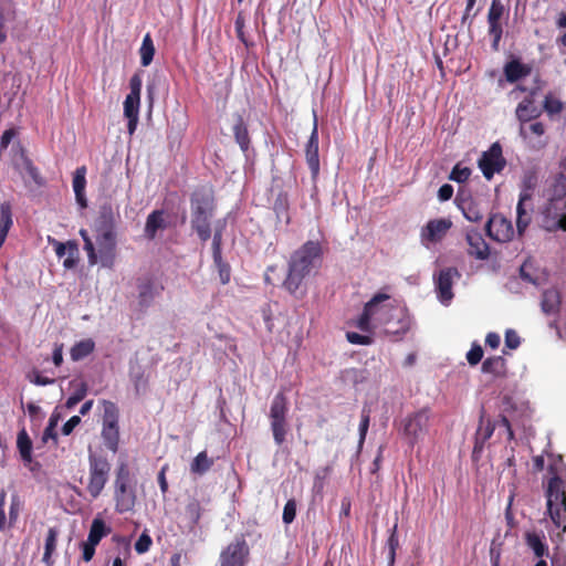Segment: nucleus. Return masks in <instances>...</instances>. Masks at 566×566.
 <instances>
[{
    "mask_svg": "<svg viewBox=\"0 0 566 566\" xmlns=\"http://www.w3.org/2000/svg\"><path fill=\"white\" fill-rule=\"evenodd\" d=\"M216 268L218 269L219 277L221 284L226 285L231 280V268L230 265L223 261L222 256H220V261H213Z\"/></svg>",
    "mask_w": 566,
    "mask_h": 566,
    "instance_id": "nucleus-50",
    "label": "nucleus"
},
{
    "mask_svg": "<svg viewBox=\"0 0 566 566\" xmlns=\"http://www.w3.org/2000/svg\"><path fill=\"white\" fill-rule=\"evenodd\" d=\"M114 497L120 514L130 512L136 504V492L130 484H114Z\"/></svg>",
    "mask_w": 566,
    "mask_h": 566,
    "instance_id": "nucleus-21",
    "label": "nucleus"
},
{
    "mask_svg": "<svg viewBox=\"0 0 566 566\" xmlns=\"http://www.w3.org/2000/svg\"><path fill=\"white\" fill-rule=\"evenodd\" d=\"M102 431L101 437L109 451L116 453L119 447V410L115 402L103 399Z\"/></svg>",
    "mask_w": 566,
    "mask_h": 566,
    "instance_id": "nucleus-5",
    "label": "nucleus"
},
{
    "mask_svg": "<svg viewBox=\"0 0 566 566\" xmlns=\"http://www.w3.org/2000/svg\"><path fill=\"white\" fill-rule=\"evenodd\" d=\"M97 544L86 541L82 543V558L84 562H91L95 555Z\"/></svg>",
    "mask_w": 566,
    "mask_h": 566,
    "instance_id": "nucleus-63",
    "label": "nucleus"
},
{
    "mask_svg": "<svg viewBox=\"0 0 566 566\" xmlns=\"http://www.w3.org/2000/svg\"><path fill=\"white\" fill-rule=\"evenodd\" d=\"M137 289L138 305L140 308L149 307L155 297L164 290L163 286H157L150 279L139 280Z\"/></svg>",
    "mask_w": 566,
    "mask_h": 566,
    "instance_id": "nucleus-24",
    "label": "nucleus"
},
{
    "mask_svg": "<svg viewBox=\"0 0 566 566\" xmlns=\"http://www.w3.org/2000/svg\"><path fill=\"white\" fill-rule=\"evenodd\" d=\"M485 232L489 238L496 242H509L513 239L514 229L511 220L500 213L492 214L485 224Z\"/></svg>",
    "mask_w": 566,
    "mask_h": 566,
    "instance_id": "nucleus-16",
    "label": "nucleus"
},
{
    "mask_svg": "<svg viewBox=\"0 0 566 566\" xmlns=\"http://www.w3.org/2000/svg\"><path fill=\"white\" fill-rule=\"evenodd\" d=\"M310 275L308 272L298 269L296 265L287 262V272L284 281L282 282L283 289L297 300H302L307 292L305 279Z\"/></svg>",
    "mask_w": 566,
    "mask_h": 566,
    "instance_id": "nucleus-15",
    "label": "nucleus"
},
{
    "mask_svg": "<svg viewBox=\"0 0 566 566\" xmlns=\"http://www.w3.org/2000/svg\"><path fill=\"white\" fill-rule=\"evenodd\" d=\"M233 135L241 150L245 153L250 147V136L248 126L241 115H237L235 117V123L233 125Z\"/></svg>",
    "mask_w": 566,
    "mask_h": 566,
    "instance_id": "nucleus-31",
    "label": "nucleus"
},
{
    "mask_svg": "<svg viewBox=\"0 0 566 566\" xmlns=\"http://www.w3.org/2000/svg\"><path fill=\"white\" fill-rule=\"evenodd\" d=\"M489 34L492 36L491 48L494 52L500 50V42L503 34L502 23L499 21H488Z\"/></svg>",
    "mask_w": 566,
    "mask_h": 566,
    "instance_id": "nucleus-43",
    "label": "nucleus"
},
{
    "mask_svg": "<svg viewBox=\"0 0 566 566\" xmlns=\"http://www.w3.org/2000/svg\"><path fill=\"white\" fill-rule=\"evenodd\" d=\"M478 166L488 180L505 168L506 159L503 157L502 146L499 142L493 143L488 150L482 153Z\"/></svg>",
    "mask_w": 566,
    "mask_h": 566,
    "instance_id": "nucleus-12",
    "label": "nucleus"
},
{
    "mask_svg": "<svg viewBox=\"0 0 566 566\" xmlns=\"http://www.w3.org/2000/svg\"><path fill=\"white\" fill-rule=\"evenodd\" d=\"M250 548L244 535L237 536L220 553L219 566H247Z\"/></svg>",
    "mask_w": 566,
    "mask_h": 566,
    "instance_id": "nucleus-11",
    "label": "nucleus"
},
{
    "mask_svg": "<svg viewBox=\"0 0 566 566\" xmlns=\"http://www.w3.org/2000/svg\"><path fill=\"white\" fill-rule=\"evenodd\" d=\"M346 338L350 344L355 345H370L373 344V338L368 335H361L356 332H348L346 334Z\"/></svg>",
    "mask_w": 566,
    "mask_h": 566,
    "instance_id": "nucleus-58",
    "label": "nucleus"
},
{
    "mask_svg": "<svg viewBox=\"0 0 566 566\" xmlns=\"http://www.w3.org/2000/svg\"><path fill=\"white\" fill-rule=\"evenodd\" d=\"M548 478L545 483L547 513L556 527L566 532V464L562 455L548 454Z\"/></svg>",
    "mask_w": 566,
    "mask_h": 566,
    "instance_id": "nucleus-2",
    "label": "nucleus"
},
{
    "mask_svg": "<svg viewBox=\"0 0 566 566\" xmlns=\"http://www.w3.org/2000/svg\"><path fill=\"white\" fill-rule=\"evenodd\" d=\"M465 240L469 245L468 254L476 260H486L490 256V248L480 231L470 229L467 231Z\"/></svg>",
    "mask_w": 566,
    "mask_h": 566,
    "instance_id": "nucleus-20",
    "label": "nucleus"
},
{
    "mask_svg": "<svg viewBox=\"0 0 566 566\" xmlns=\"http://www.w3.org/2000/svg\"><path fill=\"white\" fill-rule=\"evenodd\" d=\"M397 531H398V524L395 523L392 528L390 530V535H389V538L387 541V545H388V556H387V559H388V565L389 566H392L395 564L396 551L399 547V538H398Z\"/></svg>",
    "mask_w": 566,
    "mask_h": 566,
    "instance_id": "nucleus-42",
    "label": "nucleus"
},
{
    "mask_svg": "<svg viewBox=\"0 0 566 566\" xmlns=\"http://www.w3.org/2000/svg\"><path fill=\"white\" fill-rule=\"evenodd\" d=\"M471 174L472 171L469 167H462L461 164H457L452 168L449 179L458 184H463L470 178Z\"/></svg>",
    "mask_w": 566,
    "mask_h": 566,
    "instance_id": "nucleus-46",
    "label": "nucleus"
},
{
    "mask_svg": "<svg viewBox=\"0 0 566 566\" xmlns=\"http://www.w3.org/2000/svg\"><path fill=\"white\" fill-rule=\"evenodd\" d=\"M77 243L75 241H69V250L66 251V258L63 261L65 269H73L77 263Z\"/></svg>",
    "mask_w": 566,
    "mask_h": 566,
    "instance_id": "nucleus-48",
    "label": "nucleus"
},
{
    "mask_svg": "<svg viewBox=\"0 0 566 566\" xmlns=\"http://www.w3.org/2000/svg\"><path fill=\"white\" fill-rule=\"evenodd\" d=\"M202 512H203V509H202L199 500L190 499L187 502V504L185 506V511H184V516L188 522L190 531H193L198 526L200 518L202 516Z\"/></svg>",
    "mask_w": 566,
    "mask_h": 566,
    "instance_id": "nucleus-30",
    "label": "nucleus"
},
{
    "mask_svg": "<svg viewBox=\"0 0 566 566\" xmlns=\"http://www.w3.org/2000/svg\"><path fill=\"white\" fill-rule=\"evenodd\" d=\"M221 243H222L221 232L217 231L213 234V239H212V258H213V261H220V256H222Z\"/></svg>",
    "mask_w": 566,
    "mask_h": 566,
    "instance_id": "nucleus-61",
    "label": "nucleus"
},
{
    "mask_svg": "<svg viewBox=\"0 0 566 566\" xmlns=\"http://www.w3.org/2000/svg\"><path fill=\"white\" fill-rule=\"evenodd\" d=\"M455 202L467 220L471 222H480L482 220L483 211L476 200L470 195L464 196L463 192H459Z\"/></svg>",
    "mask_w": 566,
    "mask_h": 566,
    "instance_id": "nucleus-22",
    "label": "nucleus"
},
{
    "mask_svg": "<svg viewBox=\"0 0 566 566\" xmlns=\"http://www.w3.org/2000/svg\"><path fill=\"white\" fill-rule=\"evenodd\" d=\"M493 431H494V427L491 426L490 422H488L485 426H482V423L480 424V427L476 430V434H475L473 455H475L476 453L482 451L485 441L491 438V436L493 434Z\"/></svg>",
    "mask_w": 566,
    "mask_h": 566,
    "instance_id": "nucleus-40",
    "label": "nucleus"
},
{
    "mask_svg": "<svg viewBox=\"0 0 566 566\" xmlns=\"http://www.w3.org/2000/svg\"><path fill=\"white\" fill-rule=\"evenodd\" d=\"M324 251L319 241L308 240L295 250L289 262L298 269L311 274L313 270H318L322 265Z\"/></svg>",
    "mask_w": 566,
    "mask_h": 566,
    "instance_id": "nucleus-8",
    "label": "nucleus"
},
{
    "mask_svg": "<svg viewBox=\"0 0 566 566\" xmlns=\"http://www.w3.org/2000/svg\"><path fill=\"white\" fill-rule=\"evenodd\" d=\"M153 544L151 537L146 533H142V535L138 537V539L135 543V551L138 554H144L149 551L150 546Z\"/></svg>",
    "mask_w": 566,
    "mask_h": 566,
    "instance_id": "nucleus-56",
    "label": "nucleus"
},
{
    "mask_svg": "<svg viewBox=\"0 0 566 566\" xmlns=\"http://www.w3.org/2000/svg\"><path fill=\"white\" fill-rule=\"evenodd\" d=\"M139 54H140V64L143 66H148L153 62L154 55H155V46H154V42H153V39L149 33H147L143 39V42H142V45L139 49Z\"/></svg>",
    "mask_w": 566,
    "mask_h": 566,
    "instance_id": "nucleus-39",
    "label": "nucleus"
},
{
    "mask_svg": "<svg viewBox=\"0 0 566 566\" xmlns=\"http://www.w3.org/2000/svg\"><path fill=\"white\" fill-rule=\"evenodd\" d=\"M191 227L203 242L211 237L210 219L216 208L214 195L211 187L197 188L190 198Z\"/></svg>",
    "mask_w": 566,
    "mask_h": 566,
    "instance_id": "nucleus-4",
    "label": "nucleus"
},
{
    "mask_svg": "<svg viewBox=\"0 0 566 566\" xmlns=\"http://www.w3.org/2000/svg\"><path fill=\"white\" fill-rule=\"evenodd\" d=\"M305 157L312 178L316 179L319 174L318 134L316 125H314L310 139L306 144Z\"/></svg>",
    "mask_w": 566,
    "mask_h": 566,
    "instance_id": "nucleus-23",
    "label": "nucleus"
},
{
    "mask_svg": "<svg viewBox=\"0 0 566 566\" xmlns=\"http://www.w3.org/2000/svg\"><path fill=\"white\" fill-rule=\"evenodd\" d=\"M167 228L164 211L163 210H154L148 214L146 224H145V237L149 240L156 238L158 230H164Z\"/></svg>",
    "mask_w": 566,
    "mask_h": 566,
    "instance_id": "nucleus-26",
    "label": "nucleus"
},
{
    "mask_svg": "<svg viewBox=\"0 0 566 566\" xmlns=\"http://www.w3.org/2000/svg\"><path fill=\"white\" fill-rule=\"evenodd\" d=\"M324 251L319 241L308 240L295 250L289 262L298 269L311 274L313 270H318L322 265Z\"/></svg>",
    "mask_w": 566,
    "mask_h": 566,
    "instance_id": "nucleus-7",
    "label": "nucleus"
},
{
    "mask_svg": "<svg viewBox=\"0 0 566 566\" xmlns=\"http://www.w3.org/2000/svg\"><path fill=\"white\" fill-rule=\"evenodd\" d=\"M140 98L137 96L126 95L124 101V116L139 117Z\"/></svg>",
    "mask_w": 566,
    "mask_h": 566,
    "instance_id": "nucleus-44",
    "label": "nucleus"
},
{
    "mask_svg": "<svg viewBox=\"0 0 566 566\" xmlns=\"http://www.w3.org/2000/svg\"><path fill=\"white\" fill-rule=\"evenodd\" d=\"M56 541H57V530L54 527L49 528L48 535L45 538L44 554H43V562L48 566L52 565L51 557L56 548Z\"/></svg>",
    "mask_w": 566,
    "mask_h": 566,
    "instance_id": "nucleus-41",
    "label": "nucleus"
},
{
    "mask_svg": "<svg viewBox=\"0 0 566 566\" xmlns=\"http://www.w3.org/2000/svg\"><path fill=\"white\" fill-rule=\"evenodd\" d=\"M453 223L449 218H438L429 220L420 230L421 243L429 248L431 244L440 243Z\"/></svg>",
    "mask_w": 566,
    "mask_h": 566,
    "instance_id": "nucleus-13",
    "label": "nucleus"
},
{
    "mask_svg": "<svg viewBox=\"0 0 566 566\" xmlns=\"http://www.w3.org/2000/svg\"><path fill=\"white\" fill-rule=\"evenodd\" d=\"M86 167L82 166L76 168L73 175V190L76 197V201L81 207H86L85 198V186H86Z\"/></svg>",
    "mask_w": 566,
    "mask_h": 566,
    "instance_id": "nucleus-29",
    "label": "nucleus"
},
{
    "mask_svg": "<svg viewBox=\"0 0 566 566\" xmlns=\"http://www.w3.org/2000/svg\"><path fill=\"white\" fill-rule=\"evenodd\" d=\"M17 136L14 128L6 129L0 137V153L8 148L11 140Z\"/></svg>",
    "mask_w": 566,
    "mask_h": 566,
    "instance_id": "nucleus-64",
    "label": "nucleus"
},
{
    "mask_svg": "<svg viewBox=\"0 0 566 566\" xmlns=\"http://www.w3.org/2000/svg\"><path fill=\"white\" fill-rule=\"evenodd\" d=\"M391 300L390 295L386 293L375 294L370 301H368L364 311L357 319L356 326L361 332H371L373 327L377 328V315L379 313V303Z\"/></svg>",
    "mask_w": 566,
    "mask_h": 566,
    "instance_id": "nucleus-14",
    "label": "nucleus"
},
{
    "mask_svg": "<svg viewBox=\"0 0 566 566\" xmlns=\"http://www.w3.org/2000/svg\"><path fill=\"white\" fill-rule=\"evenodd\" d=\"M517 119L521 124H527L532 119L541 115V111L534 105V101L530 97L524 98L515 111Z\"/></svg>",
    "mask_w": 566,
    "mask_h": 566,
    "instance_id": "nucleus-27",
    "label": "nucleus"
},
{
    "mask_svg": "<svg viewBox=\"0 0 566 566\" xmlns=\"http://www.w3.org/2000/svg\"><path fill=\"white\" fill-rule=\"evenodd\" d=\"M431 416V410L424 407L405 418L403 434L410 446H415L428 434Z\"/></svg>",
    "mask_w": 566,
    "mask_h": 566,
    "instance_id": "nucleus-10",
    "label": "nucleus"
},
{
    "mask_svg": "<svg viewBox=\"0 0 566 566\" xmlns=\"http://www.w3.org/2000/svg\"><path fill=\"white\" fill-rule=\"evenodd\" d=\"M544 535L536 532H527L525 534L526 545L534 552L535 556L539 558L548 555V546L544 542Z\"/></svg>",
    "mask_w": 566,
    "mask_h": 566,
    "instance_id": "nucleus-32",
    "label": "nucleus"
},
{
    "mask_svg": "<svg viewBox=\"0 0 566 566\" xmlns=\"http://www.w3.org/2000/svg\"><path fill=\"white\" fill-rule=\"evenodd\" d=\"M503 73L509 83H516L532 73V66L522 63L518 59H512L505 63Z\"/></svg>",
    "mask_w": 566,
    "mask_h": 566,
    "instance_id": "nucleus-25",
    "label": "nucleus"
},
{
    "mask_svg": "<svg viewBox=\"0 0 566 566\" xmlns=\"http://www.w3.org/2000/svg\"><path fill=\"white\" fill-rule=\"evenodd\" d=\"M369 421H370L369 411L364 409L361 412V421L359 423V443L360 444L364 443V441H365V438H366V434H367V431L369 428Z\"/></svg>",
    "mask_w": 566,
    "mask_h": 566,
    "instance_id": "nucleus-60",
    "label": "nucleus"
},
{
    "mask_svg": "<svg viewBox=\"0 0 566 566\" xmlns=\"http://www.w3.org/2000/svg\"><path fill=\"white\" fill-rule=\"evenodd\" d=\"M412 317L408 308L397 301L379 303L377 328L392 342L401 340L411 329Z\"/></svg>",
    "mask_w": 566,
    "mask_h": 566,
    "instance_id": "nucleus-3",
    "label": "nucleus"
},
{
    "mask_svg": "<svg viewBox=\"0 0 566 566\" xmlns=\"http://www.w3.org/2000/svg\"><path fill=\"white\" fill-rule=\"evenodd\" d=\"M244 27H245V18L242 12H239L237 15V19L234 21L237 36L242 43H244L248 46L249 43L244 35Z\"/></svg>",
    "mask_w": 566,
    "mask_h": 566,
    "instance_id": "nucleus-59",
    "label": "nucleus"
},
{
    "mask_svg": "<svg viewBox=\"0 0 566 566\" xmlns=\"http://www.w3.org/2000/svg\"><path fill=\"white\" fill-rule=\"evenodd\" d=\"M482 371L496 378L506 376V360L502 356H492L482 363Z\"/></svg>",
    "mask_w": 566,
    "mask_h": 566,
    "instance_id": "nucleus-28",
    "label": "nucleus"
},
{
    "mask_svg": "<svg viewBox=\"0 0 566 566\" xmlns=\"http://www.w3.org/2000/svg\"><path fill=\"white\" fill-rule=\"evenodd\" d=\"M143 80L140 73L133 74V76L129 80V93L127 95L137 96L140 98Z\"/></svg>",
    "mask_w": 566,
    "mask_h": 566,
    "instance_id": "nucleus-55",
    "label": "nucleus"
},
{
    "mask_svg": "<svg viewBox=\"0 0 566 566\" xmlns=\"http://www.w3.org/2000/svg\"><path fill=\"white\" fill-rule=\"evenodd\" d=\"M483 358V349L480 345L473 344L471 349L467 354L468 363L471 366L478 365Z\"/></svg>",
    "mask_w": 566,
    "mask_h": 566,
    "instance_id": "nucleus-57",
    "label": "nucleus"
},
{
    "mask_svg": "<svg viewBox=\"0 0 566 566\" xmlns=\"http://www.w3.org/2000/svg\"><path fill=\"white\" fill-rule=\"evenodd\" d=\"M543 108L551 116L557 115L563 109V103L555 96L548 94L545 96Z\"/></svg>",
    "mask_w": 566,
    "mask_h": 566,
    "instance_id": "nucleus-47",
    "label": "nucleus"
},
{
    "mask_svg": "<svg viewBox=\"0 0 566 566\" xmlns=\"http://www.w3.org/2000/svg\"><path fill=\"white\" fill-rule=\"evenodd\" d=\"M111 463L103 455L90 454L88 457V482L86 491L92 500L97 499L109 476Z\"/></svg>",
    "mask_w": 566,
    "mask_h": 566,
    "instance_id": "nucleus-6",
    "label": "nucleus"
},
{
    "mask_svg": "<svg viewBox=\"0 0 566 566\" xmlns=\"http://www.w3.org/2000/svg\"><path fill=\"white\" fill-rule=\"evenodd\" d=\"M17 447H18L19 453L21 455V459L25 463H31L32 462V441L24 429H22L18 433Z\"/></svg>",
    "mask_w": 566,
    "mask_h": 566,
    "instance_id": "nucleus-35",
    "label": "nucleus"
},
{
    "mask_svg": "<svg viewBox=\"0 0 566 566\" xmlns=\"http://www.w3.org/2000/svg\"><path fill=\"white\" fill-rule=\"evenodd\" d=\"M520 135L528 142V145L534 149H542L546 146L547 142L544 138L545 126L541 122H534L528 125L522 124Z\"/></svg>",
    "mask_w": 566,
    "mask_h": 566,
    "instance_id": "nucleus-19",
    "label": "nucleus"
},
{
    "mask_svg": "<svg viewBox=\"0 0 566 566\" xmlns=\"http://www.w3.org/2000/svg\"><path fill=\"white\" fill-rule=\"evenodd\" d=\"M114 484H130V472L127 463L122 462L117 467Z\"/></svg>",
    "mask_w": 566,
    "mask_h": 566,
    "instance_id": "nucleus-53",
    "label": "nucleus"
},
{
    "mask_svg": "<svg viewBox=\"0 0 566 566\" xmlns=\"http://www.w3.org/2000/svg\"><path fill=\"white\" fill-rule=\"evenodd\" d=\"M504 11L505 8L501 0H492L491 7L488 12V21L501 22Z\"/></svg>",
    "mask_w": 566,
    "mask_h": 566,
    "instance_id": "nucleus-49",
    "label": "nucleus"
},
{
    "mask_svg": "<svg viewBox=\"0 0 566 566\" xmlns=\"http://www.w3.org/2000/svg\"><path fill=\"white\" fill-rule=\"evenodd\" d=\"M521 344V338L514 329L505 332V346L510 349H516Z\"/></svg>",
    "mask_w": 566,
    "mask_h": 566,
    "instance_id": "nucleus-62",
    "label": "nucleus"
},
{
    "mask_svg": "<svg viewBox=\"0 0 566 566\" xmlns=\"http://www.w3.org/2000/svg\"><path fill=\"white\" fill-rule=\"evenodd\" d=\"M57 421H59V417L52 415L50 420H49V424L44 429V432H43L42 439H43L44 442H46L50 439L54 440L55 442L57 441V433L55 431V427L57 424Z\"/></svg>",
    "mask_w": 566,
    "mask_h": 566,
    "instance_id": "nucleus-54",
    "label": "nucleus"
},
{
    "mask_svg": "<svg viewBox=\"0 0 566 566\" xmlns=\"http://www.w3.org/2000/svg\"><path fill=\"white\" fill-rule=\"evenodd\" d=\"M526 199H528L527 195L521 196V198L517 202V206H516V213H517L516 228H517V232L520 235H522L524 233V231L526 230V228L528 227V224L531 222V217L524 208V201Z\"/></svg>",
    "mask_w": 566,
    "mask_h": 566,
    "instance_id": "nucleus-38",
    "label": "nucleus"
},
{
    "mask_svg": "<svg viewBox=\"0 0 566 566\" xmlns=\"http://www.w3.org/2000/svg\"><path fill=\"white\" fill-rule=\"evenodd\" d=\"M24 169L27 174L30 176V178L34 181V184H36L38 186L44 185V180L39 169L33 165L30 158H24Z\"/></svg>",
    "mask_w": 566,
    "mask_h": 566,
    "instance_id": "nucleus-51",
    "label": "nucleus"
},
{
    "mask_svg": "<svg viewBox=\"0 0 566 566\" xmlns=\"http://www.w3.org/2000/svg\"><path fill=\"white\" fill-rule=\"evenodd\" d=\"M541 310L546 316L557 319L562 308V293L556 286L545 289L541 296Z\"/></svg>",
    "mask_w": 566,
    "mask_h": 566,
    "instance_id": "nucleus-17",
    "label": "nucleus"
},
{
    "mask_svg": "<svg viewBox=\"0 0 566 566\" xmlns=\"http://www.w3.org/2000/svg\"><path fill=\"white\" fill-rule=\"evenodd\" d=\"M12 226V206L9 201H3L0 203V234L8 237Z\"/></svg>",
    "mask_w": 566,
    "mask_h": 566,
    "instance_id": "nucleus-37",
    "label": "nucleus"
},
{
    "mask_svg": "<svg viewBox=\"0 0 566 566\" xmlns=\"http://www.w3.org/2000/svg\"><path fill=\"white\" fill-rule=\"evenodd\" d=\"M455 275H460L455 268H446L436 277V289L442 303H449L453 298L452 285Z\"/></svg>",
    "mask_w": 566,
    "mask_h": 566,
    "instance_id": "nucleus-18",
    "label": "nucleus"
},
{
    "mask_svg": "<svg viewBox=\"0 0 566 566\" xmlns=\"http://www.w3.org/2000/svg\"><path fill=\"white\" fill-rule=\"evenodd\" d=\"M296 516V501L294 499L287 500L283 509L282 520L285 524H291Z\"/></svg>",
    "mask_w": 566,
    "mask_h": 566,
    "instance_id": "nucleus-52",
    "label": "nucleus"
},
{
    "mask_svg": "<svg viewBox=\"0 0 566 566\" xmlns=\"http://www.w3.org/2000/svg\"><path fill=\"white\" fill-rule=\"evenodd\" d=\"M95 348V343L91 339H84L73 345L71 348V358L74 361H78L87 357L93 353Z\"/></svg>",
    "mask_w": 566,
    "mask_h": 566,
    "instance_id": "nucleus-36",
    "label": "nucleus"
},
{
    "mask_svg": "<svg viewBox=\"0 0 566 566\" xmlns=\"http://www.w3.org/2000/svg\"><path fill=\"white\" fill-rule=\"evenodd\" d=\"M287 398L284 391H280L274 396L269 413L273 439L277 446L285 441L287 434Z\"/></svg>",
    "mask_w": 566,
    "mask_h": 566,
    "instance_id": "nucleus-9",
    "label": "nucleus"
},
{
    "mask_svg": "<svg viewBox=\"0 0 566 566\" xmlns=\"http://www.w3.org/2000/svg\"><path fill=\"white\" fill-rule=\"evenodd\" d=\"M213 463V459L208 457L207 451H201L190 463V472L197 475H203L212 468Z\"/></svg>",
    "mask_w": 566,
    "mask_h": 566,
    "instance_id": "nucleus-33",
    "label": "nucleus"
},
{
    "mask_svg": "<svg viewBox=\"0 0 566 566\" xmlns=\"http://www.w3.org/2000/svg\"><path fill=\"white\" fill-rule=\"evenodd\" d=\"M111 532V527H108L102 518L95 517L91 524L87 541L98 545L102 538L107 536Z\"/></svg>",
    "mask_w": 566,
    "mask_h": 566,
    "instance_id": "nucleus-34",
    "label": "nucleus"
},
{
    "mask_svg": "<svg viewBox=\"0 0 566 566\" xmlns=\"http://www.w3.org/2000/svg\"><path fill=\"white\" fill-rule=\"evenodd\" d=\"M116 218L112 205L105 203L99 207L98 213L93 221L92 232L94 242L85 229L80 230L84 242V250L87 253L88 263L94 265L98 259L103 266L111 268L116 258Z\"/></svg>",
    "mask_w": 566,
    "mask_h": 566,
    "instance_id": "nucleus-1",
    "label": "nucleus"
},
{
    "mask_svg": "<svg viewBox=\"0 0 566 566\" xmlns=\"http://www.w3.org/2000/svg\"><path fill=\"white\" fill-rule=\"evenodd\" d=\"M87 394V385L84 381H81L72 395L66 399L65 407L71 409L75 407L80 401H82Z\"/></svg>",
    "mask_w": 566,
    "mask_h": 566,
    "instance_id": "nucleus-45",
    "label": "nucleus"
}]
</instances>
